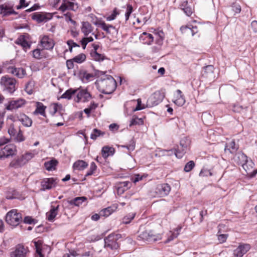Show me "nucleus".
Returning <instances> with one entry per match:
<instances>
[{"label": "nucleus", "mask_w": 257, "mask_h": 257, "mask_svg": "<svg viewBox=\"0 0 257 257\" xmlns=\"http://www.w3.org/2000/svg\"><path fill=\"white\" fill-rule=\"evenodd\" d=\"M98 86L101 89V92L104 94H111L116 87V82L112 76L105 75L97 80Z\"/></svg>", "instance_id": "f257e3e1"}, {"label": "nucleus", "mask_w": 257, "mask_h": 257, "mask_svg": "<svg viewBox=\"0 0 257 257\" xmlns=\"http://www.w3.org/2000/svg\"><path fill=\"white\" fill-rule=\"evenodd\" d=\"M6 221L10 225L16 226L22 221V215L17 210L13 209L7 213Z\"/></svg>", "instance_id": "f03ea898"}, {"label": "nucleus", "mask_w": 257, "mask_h": 257, "mask_svg": "<svg viewBox=\"0 0 257 257\" xmlns=\"http://www.w3.org/2000/svg\"><path fill=\"white\" fill-rule=\"evenodd\" d=\"M17 81L15 78L8 76H3L1 79V84L4 87V90L10 93H13L16 90Z\"/></svg>", "instance_id": "7ed1b4c3"}, {"label": "nucleus", "mask_w": 257, "mask_h": 257, "mask_svg": "<svg viewBox=\"0 0 257 257\" xmlns=\"http://www.w3.org/2000/svg\"><path fill=\"white\" fill-rule=\"evenodd\" d=\"M161 239V236L159 234H154L152 230H145L142 232L137 238L139 241L148 242H155Z\"/></svg>", "instance_id": "20e7f679"}, {"label": "nucleus", "mask_w": 257, "mask_h": 257, "mask_svg": "<svg viewBox=\"0 0 257 257\" xmlns=\"http://www.w3.org/2000/svg\"><path fill=\"white\" fill-rule=\"evenodd\" d=\"M165 97L164 93L157 91L154 92L148 99L147 105L148 107L157 105L162 101Z\"/></svg>", "instance_id": "39448f33"}, {"label": "nucleus", "mask_w": 257, "mask_h": 257, "mask_svg": "<svg viewBox=\"0 0 257 257\" xmlns=\"http://www.w3.org/2000/svg\"><path fill=\"white\" fill-rule=\"evenodd\" d=\"M119 234H111L104 239V246L111 249H116L119 245L116 240Z\"/></svg>", "instance_id": "423d86ee"}, {"label": "nucleus", "mask_w": 257, "mask_h": 257, "mask_svg": "<svg viewBox=\"0 0 257 257\" xmlns=\"http://www.w3.org/2000/svg\"><path fill=\"white\" fill-rule=\"evenodd\" d=\"M16 146L14 144H8L0 148V158H8L15 154Z\"/></svg>", "instance_id": "0eeeda50"}, {"label": "nucleus", "mask_w": 257, "mask_h": 257, "mask_svg": "<svg viewBox=\"0 0 257 257\" xmlns=\"http://www.w3.org/2000/svg\"><path fill=\"white\" fill-rule=\"evenodd\" d=\"M5 68L8 73H11L18 77L19 78H23L26 75V71L25 69L22 68H16L13 66H9L6 64Z\"/></svg>", "instance_id": "6e6552de"}, {"label": "nucleus", "mask_w": 257, "mask_h": 257, "mask_svg": "<svg viewBox=\"0 0 257 257\" xmlns=\"http://www.w3.org/2000/svg\"><path fill=\"white\" fill-rule=\"evenodd\" d=\"M26 100L22 98H19L17 100H12L6 105V108L8 110L17 109L23 107L26 104Z\"/></svg>", "instance_id": "1a4fd4ad"}, {"label": "nucleus", "mask_w": 257, "mask_h": 257, "mask_svg": "<svg viewBox=\"0 0 257 257\" xmlns=\"http://www.w3.org/2000/svg\"><path fill=\"white\" fill-rule=\"evenodd\" d=\"M254 165V163L252 160H247L242 166L247 175L251 178L254 177L257 173V169H253Z\"/></svg>", "instance_id": "9d476101"}, {"label": "nucleus", "mask_w": 257, "mask_h": 257, "mask_svg": "<svg viewBox=\"0 0 257 257\" xmlns=\"http://www.w3.org/2000/svg\"><path fill=\"white\" fill-rule=\"evenodd\" d=\"M171 190V187L168 184H158L156 189V193L160 197L167 195Z\"/></svg>", "instance_id": "9b49d317"}, {"label": "nucleus", "mask_w": 257, "mask_h": 257, "mask_svg": "<svg viewBox=\"0 0 257 257\" xmlns=\"http://www.w3.org/2000/svg\"><path fill=\"white\" fill-rule=\"evenodd\" d=\"M78 9L77 4L69 2L68 0H63V2L59 8V10L64 12L66 10L76 11Z\"/></svg>", "instance_id": "f8f14e48"}, {"label": "nucleus", "mask_w": 257, "mask_h": 257, "mask_svg": "<svg viewBox=\"0 0 257 257\" xmlns=\"http://www.w3.org/2000/svg\"><path fill=\"white\" fill-rule=\"evenodd\" d=\"M18 13L16 12L12 7L9 6L6 4L0 5V15L2 17H7L11 15H18Z\"/></svg>", "instance_id": "ddd939ff"}, {"label": "nucleus", "mask_w": 257, "mask_h": 257, "mask_svg": "<svg viewBox=\"0 0 257 257\" xmlns=\"http://www.w3.org/2000/svg\"><path fill=\"white\" fill-rule=\"evenodd\" d=\"M250 245L248 244H240L233 252V254L235 257H242L249 249Z\"/></svg>", "instance_id": "4468645a"}, {"label": "nucleus", "mask_w": 257, "mask_h": 257, "mask_svg": "<svg viewBox=\"0 0 257 257\" xmlns=\"http://www.w3.org/2000/svg\"><path fill=\"white\" fill-rule=\"evenodd\" d=\"M57 184L56 179L54 178H45L41 182L42 190H49L54 187Z\"/></svg>", "instance_id": "2eb2a0df"}, {"label": "nucleus", "mask_w": 257, "mask_h": 257, "mask_svg": "<svg viewBox=\"0 0 257 257\" xmlns=\"http://www.w3.org/2000/svg\"><path fill=\"white\" fill-rule=\"evenodd\" d=\"M77 95V99L75 100L79 102L83 99V102L88 101L91 98V95L89 93L86 89H80Z\"/></svg>", "instance_id": "dca6fc26"}, {"label": "nucleus", "mask_w": 257, "mask_h": 257, "mask_svg": "<svg viewBox=\"0 0 257 257\" xmlns=\"http://www.w3.org/2000/svg\"><path fill=\"white\" fill-rule=\"evenodd\" d=\"M27 253V249L24 246L18 244L16 246L15 250L11 253V257H25Z\"/></svg>", "instance_id": "f3484780"}, {"label": "nucleus", "mask_w": 257, "mask_h": 257, "mask_svg": "<svg viewBox=\"0 0 257 257\" xmlns=\"http://www.w3.org/2000/svg\"><path fill=\"white\" fill-rule=\"evenodd\" d=\"M41 43L42 47L47 50L53 49L54 45L52 40L46 36H44L42 38Z\"/></svg>", "instance_id": "a211bd4d"}, {"label": "nucleus", "mask_w": 257, "mask_h": 257, "mask_svg": "<svg viewBox=\"0 0 257 257\" xmlns=\"http://www.w3.org/2000/svg\"><path fill=\"white\" fill-rule=\"evenodd\" d=\"M18 118L26 126H30L32 124V119L24 113H21L18 116Z\"/></svg>", "instance_id": "6ab92c4d"}, {"label": "nucleus", "mask_w": 257, "mask_h": 257, "mask_svg": "<svg viewBox=\"0 0 257 257\" xmlns=\"http://www.w3.org/2000/svg\"><path fill=\"white\" fill-rule=\"evenodd\" d=\"M26 163V161L25 160L24 158H23V156L20 158L16 160H14L12 161L10 165L12 167H14L15 168H18L22 167Z\"/></svg>", "instance_id": "aec40b11"}, {"label": "nucleus", "mask_w": 257, "mask_h": 257, "mask_svg": "<svg viewBox=\"0 0 257 257\" xmlns=\"http://www.w3.org/2000/svg\"><path fill=\"white\" fill-rule=\"evenodd\" d=\"M238 149V146L236 145L234 141H231L230 142L226 144L224 151H228L230 153H235Z\"/></svg>", "instance_id": "412c9836"}, {"label": "nucleus", "mask_w": 257, "mask_h": 257, "mask_svg": "<svg viewBox=\"0 0 257 257\" xmlns=\"http://www.w3.org/2000/svg\"><path fill=\"white\" fill-rule=\"evenodd\" d=\"M117 209V206L113 204L111 206L104 208L100 211V214L102 216L107 217Z\"/></svg>", "instance_id": "4be33fe9"}, {"label": "nucleus", "mask_w": 257, "mask_h": 257, "mask_svg": "<svg viewBox=\"0 0 257 257\" xmlns=\"http://www.w3.org/2000/svg\"><path fill=\"white\" fill-rule=\"evenodd\" d=\"M32 18L34 20H36L38 23L47 22L49 19L46 14L37 13L33 14Z\"/></svg>", "instance_id": "5701e85b"}, {"label": "nucleus", "mask_w": 257, "mask_h": 257, "mask_svg": "<svg viewBox=\"0 0 257 257\" xmlns=\"http://www.w3.org/2000/svg\"><path fill=\"white\" fill-rule=\"evenodd\" d=\"M46 107L43 104L40 102H37L36 103V109L33 112L34 115L40 114L42 115L45 116V109Z\"/></svg>", "instance_id": "b1692460"}, {"label": "nucleus", "mask_w": 257, "mask_h": 257, "mask_svg": "<svg viewBox=\"0 0 257 257\" xmlns=\"http://www.w3.org/2000/svg\"><path fill=\"white\" fill-rule=\"evenodd\" d=\"M86 200L87 198L84 196L77 197L71 200H68L67 202L70 205L79 206Z\"/></svg>", "instance_id": "393cba45"}, {"label": "nucleus", "mask_w": 257, "mask_h": 257, "mask_svg": "<svg viewBox=\"0 0 257 257\" xmlns=\"http://www.w3.org/2000/svg\"><path fill=\"white\" fill-rule=\"evenodd\" d=\"M104 72L103 71H100L99 70H95V74H90V73H87L86 72H84L83 73V79H85L86 81H89L91 78L94 77L95 76H96L97 77H99L101 75H104Z\"/></svg>", "instance_id": "a878e982"}, {"label": "nucleus", "mask_w": 257, "mask_h": 257, "mask_svg": "<svg viewBox=\"0 0 257 257\" xmlns=\"http://www.w3.org/2000/svg\"><path fill=\"white\" fill-rule=\"evenodd\" d=\"M59 206L55 207L54 206H52L51 209L50 211L46 213L47 218L50 221H53L56 215L57 214V210L58 209Z\"/></svg>", "instance_id": "bb28decb"}, {"label": "nucleus", "mask_w": 257, "mask_h": 257, "mask_svg": "<svg viewBox=\"0 0 257 257\" xmlns=\"http://www.w3.org/2000/svg\"><path fill=\"white\" fill-rule=\"evenodd\" d=\"M235 159L238 164L241 165L242 167L248 160L247 156L242 153H237L236 155Z\"/></svg>", "instance_id": "cd10ccee"}, {"label": "nucleus", "mask_w": 257, "mask_h": 257, "mask_svg": "<svg viewBox=\"0 0 257 257\" xmlns=\"http://www.w3.org/2000/svg\"><path fill=\"white\" fill-rule=\"evenodd\" d=\"M202 76L205 78H210L213 75L214 67L212 65H207L204 67Z\"/></svg>", "instance_id": "c85d7f7f"}, {"label": "nucleus", "mask_w": 257, "mask_h": 257, "mask_svg": "<svg viewBox=\"0 0 257 257\" xmlns=\"http://www.w3.org/2000/svg\"><path fill=\"white\" fill-rule=\"evenodd\" d=\"M88 166L87 163L83 160H78L73 164V168L75 170H82L86 168Z\"/></svg>", "instance_id": "c756f323"}, {"label": "nucleus", "mask_w": 257, "mask_h": 257, "mask_svg": "<svg viewBox=\"0 0 257 257\" xmlns=\"http://www.w3.org/2000/svg\"><path fill=\"white\" fill-rule=\"evenodd\" d=\"M99 26L107 33L111 34L112 33L111 31H115V27L111 25H106L104 22H100L98 24Z\"/></svg>", "instance_id": "7c9ffc66"}, {"label": "nucleus", "mask_w": 257, "mask_h": 257, "mask_svg": "<svg viewBox=\"0 0 257 257\" xmlns=\"http://www.w3.org/2000/svg\"><path fill=\"white\" fill-rule=\"evenodd\" d=\"M81 31L85 36H87L92 31V26L91 24L88 22H83Z\"/></svg>", "instance_id": "2f4dec72"}, {"label": "nucleus", "mask_w": 257, "mask_h": 257, "mask_svg": "<svg viewBox=\"0 0 257 257\" xmlns=\"http://www.w3.org/2000/svg\"><path fill=\"white\" fill-rule=\"evenodd\" d=\"M78 90H79V88L78 89H72L70 88L68 90H66L65 92L61 96V98H65L68 99H70L72 98V95L76 93Z\"/></svg>", "instance_id": "473e14b6"}, {"label": "nucleus", "mask_w": 257, "mask_h": 257, "mask_svg": "<svg viewBox=\"0 0 257 257\" xmlns=\"http://www.w3.org/2000/svg\"><path fill=\"white\" fill-rule=\"evenodd\" d=\"M114 151V150L113 148H110L108 146L103 147L102 149V156L106 158L109 155H112L113 154Z\"/></svg>", "instance_id": "72a5a7b5"}, {"label": "nucleus", "mask_w": 257, "mask_h": 257, "mask_svg": "<svg viewBox=\"0 0 257 257\" xmlns=\"http://www.w3.org/2000/svg\"><path fill=\"white\" fill-rule=\"evenodd\" d=\"M58 164L56 160H51L50 161L45 163V167L48 171H52L55 169V167Z\"/></svg>", "instance_id": "f704fd0d"}, {"label": "nucleus", "mask_w": 257, "mask_h": 257, "mask_svg": "<svg viewBox=\"0 0 257 257\" xmlns=\"http://www.w3.org/2000/svg\"><path fill=\"white\" fill-rule=\"evenodd\" d=\"M165 151L167 153L168 155H171L172 154H174L176 157L178 158H181L184 154L183 150L182 151H179V149H175L174 150H165Z\"/></svg>", "instance_id": "c9c22d12"}, {"label": "nucleus", "mask_w": 257, "mask_h": 257, "mask_svg": "<svg viewBox=\"0 0 257 257\" xmlns=\"http://www.w3.org/2000/svg\"><path fill=\"white\" fill-rule=\"evenodd\" d=\"M104 134L105 133L104 132H102L97 128H94L90 135V138L95 140L98 137L103 136Z\"/></svg>", "instance_id": "e433bc0d"}, {"label": "nucleus", "mask_w": 257, "mask_h": 257, "mask_svg": "<svg viewBox=\"0 0 257 257\" xmlns=\"http://www.w3.org/2000/svg\"><path fill=\"white\" fill-rule=\"evenodd\" d=\"M197 29L196 27H192V28L188 27V26H182L180 28V30L182 32H187V33H191L192 36H194V34L197 32L195 30Z\"/></svg>", "instance_id": "4c0bfd02"}, {"label": "nucleus", "mask_w": 257, "mask_h": 257, "mask_svg": "<svg viewBox=\"0 0 257 257\" xmlns=\"http://www.w3.org/2000/svg\"><path fill=\"white\" fill-rule=\"evenodd\" d=\"M92 58L97 61H102L105 59V56L98 53L97 52H91L90 53Z\"/></svg>", "instance_id": "58836bf2"}, {"label": "nucleus", "mask_w": 257, "mask_h": 257, "mask_svg": "<svg viewBox=\"0 0 257 257\" xmlns=\"http://www.w3.org/2000/svg\"><path fill=\"white\" fill-rule=\"evenodd\" d=\"M144 124V121L142 118H139L138 117L134 116L131 123L129 125L130 127L134 125H142Z\"/></svg>", "instance_id": "ea45409f"}, {"label": "nucleus", "mask_w": 257, "mask_h": 257, "mask_svg": "<svg viewBox=\"0 0 257 257\" xmlns=\"http://www.w3.org/2000/svg\"><path fill=\"white\" fill-rule=\"evenodd\" d=\"M18 193L13 189H10V191L6 195V198L8 199H12L18 197Z\"/></svg>", "instance_id": "a19ab883"}, {"label": "nucleus", "mask_w": 257, "mask_h": 257, "mask_svg": "<svg viewBox=\"0 0 257 257\" xmlns=\"http://www.w3.org/2000/svg\"><path fill=\"white\" fill-rule=\"evenodd\" d=\"M86 55L83 53H81L73 58L75 62L81 63L86 60Z\"/></svg>", "instance_id": "79ce46f5"}, {"label": "nucleus", "mask_w": 257, "mask_h": 257, "mask_svg": "<svg viewBox=\"0 0 257 257\" xmlns=\"http://www.w3.org/2000/svg\"><path fill=\"white\" fill-rule=\"evenodd\" d=\"M136 215V213H131L124 216L122 219V222L124 224L129 223L133 220Z\"/></svg>", "instance_id": "37998d69"}, {"label": "nucleus", "mask_w": 257, "mask_h": 257, "mask_svg": "<svg viewBox=\"0 0 257 257\" xmlns=\"http://www.w3.org/2000/svg\"><path fill=\"white\" fill-rule=\"evenodd\" d=\"M93 41V39L92 37H84L81 40V43L83 49L86 48L87 44L89 42H92Z\"/></svg>", "instance_id": "c03bdc74"}, {"label": "nucleus", "mask_w": 257, "mask_h": 257, "mask_svg": "<svg viewBox=\"0 0 257 257\" xmlns=\"http://www.w3.org/2000/svg\"><path fill=\"white\" fill-rule=\"evenodd\" d=\"M182 227L178 226L174 229V232L172 233L171 236L168 238V241L173 240L174 238H176L179 234V231L181 230Z\"/></svg>", "instance_id": "a18cd8bd"}, {"label": "nucleus", "mask_w": 257, "mask_h": 257, "mask_svg": "<svg viewBox=\"0 0 257 257\" xmlns=\"http://www.w3.org/2000/svg\"><path fill=\"white\" fill-rule=\"evenodd\" d=\"M195 166V163L193 161H190L185 166L184 170L186 172L190 171Z\"/></svg>", "instance_id": "49530a36"}, {"label": "nucleus", "mask_w": 257, "mask_h": 257, "mask_svg": "<svg viewBox=\"0 0 257 257\" xmlns=\"http://www.w3.org/2000/svg\"><path fill=\"white\" fill-rule=\"evenodd\" d=\"M97 166L94 162H92L90 164L89 170L87 172L85 177L92 175L96 170Z\"/></svg>", "instance_id": "de8ad7c7"}, {"label": "nucleus", "mask_w": 257, "mask_h": 257, "mask_svg": "<svg viewBox=\"0 0 257 257\" xmlns=\"http://www.w3.org/2000/svg\"><path fill=\"white\" fill-rule=\"evenodd\" d=\"M67 44L69 46V50L70 52H72V49L73 47H80L79 45L74 42L72 40H69L67 41Z\"/></svg>", "instance_id": "09e8293b"}, {"label": "nucleus", "mask_w": 257, "mask_h": 257, "mask_svg": "<svg viewBox=\"0 0 257 257\" xmlns=\"http://www.w3.org/2000/svg\"><path fill=\"white\" fill-rule=\"evenodd\" d=\"M175 103L178 106H182L185 102V99L183 95H181L174 101Z\"/></svg>", "instance_id": "8fccbe9b"}, {"label": "nucleus", "mask_w": 257, "mask_h": 257, "mask_svg": "<svg viewBox=\"0 0 257 257\" xmlns=\"http://www.w3.org/2000/svg\"><path fill=\"white\" fill-rule=\"evenodd\" d=\"M182 10L184 11V12L188 16H191V15L193 13V9L188 6H187L186 7H185L184 8H182Z\"/></svg>", "instance_id": "3c124183"}, {"label": "nucleus", "mask_w": 257, "mask_h": 257, "mask_svg": "<svg viewBox=\"0 0 257 257\" xmlns=\"http://www.w3.org/2000/svg\"><path fill=\"white\" fill-rule=\"evenodd\" d=\"M24 222L25 223L29 224H31L33 223L35 224L36 223V220L32 218V217L27 216L24 218Z\"/></svg>", "instance_id": "603ef678"}, {"label": "nucleus", "mask_w": 257, "mask_h": 257, "mask_svg": "<svg viewBox=\"0 0 257 257\" xmlns=\"http://www.w3.org/2000/svg\"><path fill=\"white\" fill-rule=\"evenodd\" d=\"M33 57L36 59H40L42 58V55L40 49H35L33 51Z\"/></svg>", "instance_id": "864d4df0"}, {"label": "nucleus", "mask_w": 257, "mask_h": 257, "mask_svg": "<svg viewBox=\"0 0 257 257\" xmlns=\"http://www.w3.org/2000/svg\"><path fill=\"white\" fill-rule=\"evenodd\" d=\"M208 175L211 176L212 173L209 170L205 169H202L199 173L200 177L208 176Z\"/></svg>", "instance_id": "5fc2aeb1"}, {"label": "nucleus", "mask_w": 257, "mask_h": 257, "mask_svg": "<svg viewBox=\"0 0 257 257\" xmlns=\"http://www.w3.org/2000/svg\"><path fill=\"white\" fill-rule=\"evenodd\" d=\"M118 14V13L116 11V9H114L112 14L107 17L106 19L107 21H112L115 19L116 16Z\"/></svg>", "instance_id": "6e6d98bb"}, {"label": "nucleus", "mask_w": 257, "mask_h": 257, "mask_svg": "<svg viewBox=\"0 0 257 257\" xmlns=\"http://www.w3.org/2000/svg\"><path fill=\"white\" fill-rule=\"evenodd\" d=\"M227 237V234H220L218 235V239L220 243L224 242Z\"/></svg>", "instance_id": "4d7b16f0"}, {"label": "nucleus", "mask_w": 257, "mask_h": 257, "mask_svg": "<svg viewBox=\"0 0 257 257\" xmlns=\"http://www.w3.org/2000/svg\"><path fill=\"white\" fill-rule=\"evenodd\" d=\"M143 179V176H141L139 174H136L132 178V181L136 183L137 182H139V181Z\"/></svg>", "instance_id": "13d9d810"}, {"label": "nucleus", "mask_w": 257, "mask_h": 257, "mask_svg": "<svg viewBox=\"0 0 257 257\" xmlns=\"http://www.w3.org/2000/svg\"><path fill=\"white\" fill-rule=\"evenodd\" d=\"M23 157L24 158V159L26 161L27 163L34 157V154L31 153H27L25 155H23Z\"/></svg>", "instance_id": "bf43d9fd"}, {"label": "nucleus", "mask_w": 257, "mask_h": 257, "mask_svg": "<svg viewBox=\"0 0 257 257\" xmlns=\"http://www.w3.org/2000/svg\"><path fill=\"white\" fill-rule=\"evenodd\" d=\"M74 61L72 59H69L66 61V66L68 69H71L74 68Z\"/></svg>", "instance_id": "052dcab7"}, {"label": "nucleus", "mask_w": 257, "mask_h": 257, "mask_svg": "<svg viewBox=\"0 0 257 257\" xmlns=\"http://www.w3.org/2000/svg\"><path fill=\"white\" fill-rule=\"evenodd\" d=\"M123 148H126L129 151H132L135 149V144L134 141L128 145L122 146Z\"/></svg>", "instance_id": "680f3d73"}, {"label": "nucleus", "mask_w": 257, "mask_h": 257, "mask_svg": "<svg viewBox=\"0 0 257 257\" xmlns=\"http://www.w3.org/2000/svg\"><path fill=\"white\" fill-rule=\"evenodd\" d=\"M232 10L235 13H239L241 11V7L239 5H236L233 4V6H232Z\"/></svg>", "instance_id": "e2e57ef3"}, {"label": "nucleus", "mask_w": 257, "mask_h": 257, "mask_svg": "<svg viewBox=\"0 0 257 257\" xmlns=\"http://www.w3.org/2000/svg\"><path fill=\"white\" fill-rule=\"evenodd\" d=\"M8 133L10 136H14L16 133V131L14 128L13 126H11V127L9 128V129L8 130Z\"/></svg>", "instance_id": "0e129e2a"}, {"label": "nucleus", "mask_w": 257, "mask_h": 257, "mask_svg": "<svg viewBox=\"0 0 257 257\" xmlns=\"http://www.w3.org/2000/svg\"><path fill=\"white\" fill-rule=\"evenodd\" d=\"M9 142V140L6 138H1L0 139V148L1 147H3L5 144H6Z\"/></svg>", "instance_id": "69168bd1"}, {"label": "nucleus", "mask_w": 257, "mask_h": 257, "mask_svg": "<svg viewBox=\"0 0 257 257\" xmlns=\"http://www.w3.org/2000/svg\"><path fill=\"white\" fill-rule=\"evenodd\" d=\"M251 27L255 32H257V21H253L251 23Z\"/></svg>", "instance_id": "338daca9"}, {"label": "nucleus", "mask_w": 257, "mask_h": 257, "mask_svg": "<svg viewBox=\"0 0 257 257\" xmlns=\"http://www.w3.org/2000/svg\"><path fill=\"white\" fill-rule=\"evenodd\" d=\"M78 254L76 253L75 251H73L72 252H71L70 254H66L64 255L63 257H76Z\"/></svg>", "instance_id": "774afa93"}]
</instances>
